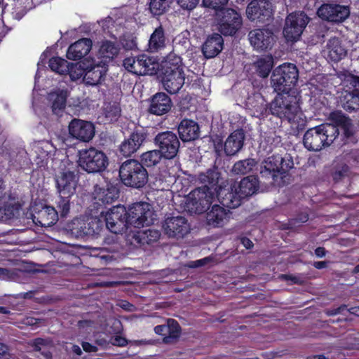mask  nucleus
Wrapping results in <instances>:
<instances>
[{
  "mask_svg": "<svg viewBox=\"0 0 359 359\" xmlns=\"http://www.w3.org/2000/svg\"><path fill=\"white\" fill-rule=\"evenodd\" d=\"M299 110L300 107L295 92H286L278 93L269 104H262L258 107L256 109V112L262 117L273 115L293 124L297 121Z\"/></svg>",
  "mask_w": 359,
  "mask_h": 359,
  "instance_id": "f257e3e1",
  "label": "nucleus"
},
{
  "mask_svg": "<svg viewBox=\"0 0 359 359\" xmlns=\"http://www.w3.org/2000/svg\"><path fill=\"white\" fill-rule=\"evenodd\" d=\"M159 75L164 89L170 94L177 93L185 81L181 57L176 55L168 56L161 65Z\"/></svg>",
  "mask_w": 359,
  "mask_h": 359,
  "instance_id": "f03ea898",
  "label": "nucleus"
},
{
  "mask_svg": "<svg viewBox=\"0 0 359 359\" xmlns=\"http://www.w3.org/2000/svg\"><path fill=\"white\" fill-rule=\"evenodd\" d=\"M259 188V177L249 175L243 177L239 182H234L230 190L224 194L221 203L230 209L241 205L242 200L252 196Z\"/></svg>",
  "mask_w": 359,
  "mask_h": 359,
  "instance_id": "7ed1b4c3",
  "label": "nucleus"
},
{
  "mask_svg": "<svg viewBox=\"0 0 359 359\" xmlns=\"http://www.w3.org/2000/svg\"><path fill=\"white\" fill-rule=\"evenodd\" d=\"M339 131L328 123L308 129L303 137L304 147L309 151H320L330 146L338 137Z\"/></svg>",
  "mask_w": 359,
  "mask_h": 359,
  "instance_id": "20e7f679",
  "label": "nucleus"
},
{
  "mask_svg": "<svg viewBox=\"0 0 359 359\" xmlns=\"http://www.w3.org/2000/svg\"><path fill=\"white\" fill-rule=\"evenodd\" d=\"M119 177L125 186L141 189L148 182L149 173L138 160L128 159L119 167Z\"/></svg>",
  "mask_w": 359,
  "mask_h": 359,
  "instance_id": "39448f33",
  "label": "nucleus"
},
{
  "mask_svg": "<svg viewBox=\"0 0 359 359\" xmlns=\"http://www.w3.org/2000/svg\"><path fill=\"white\" fill-rule=\"evenodd\" d=\"M299 79V71L292 63H283L276 67L271 76V86L277 93H293Z\"/></svg>",
  "mask_w": 359,
  "mask_h": 359,
  "instance_id": "423d86ee",
  "label": "nucleus"
},
{
  "mask_svg": "<svg viewBox=\"0 0 359 359\" xmlns=\"http://www.w3.org/2000/svg\"><path fill=\"white\" fill-rule=\"evenodd\" d=\"M78 163L88 173H100L107 168L109 159L102 151L91 147L79 151Z\"/></svg>",
  "mask_w": 359,
  "mask_h": 359,
  "instance_id": "0eeeda50",
  "label": "nucleus"
},
{
  "mask_svg": "<svg viewBox=\"0 0 359 359\" xmlns=\"http://www.w3.org/2000/svg\"><path fill=\"white\" fill-rule=\"evenodd\" d=\"M154 144L166 160L175 158L179 153L180 142L177 135L172 131L159 132L154 138Z\"/></svg>",
  "mask_w": 359,
  "mask_h": 359,
  "instance_id": "6e6552de",
  "label": "nucleus"
},
{
  "mask_svg": "<svg viewBox=\"0 0 359 359\" xmlns=\"http://www.w3.org/2000/svg\"><path fill=\"white\" fill-rule=\"evenodd\" d=\"M100 217L104 218L106 227L113 233H121L130 226L126 208L122 205L113 206L105 214L101 212Z\"/></svg>",
  "mask_w": 359,
  "mask_h": 359,
  "instance_id": "1a4fd4ad",
  "label": "nucleus"
},
{
  "mask_svg": "<svg viewBox=\"0 0 359 359\" xmlns=\"http://www.w3.org/2000/svg\"><path fill=\"white\" fill-rule=\"evenodd\" d=\"M154 215L150 204L147 202L133 203L127 210L128 222L130 225L139 229L152 224Z\"/></svg>",
  "mask_w": 359,
  "mask_h": 359,
  "instance_id": "9d476101",
  "label": "nucleus"
},
{
  "mask_svg": "<svg viewBox=\"0 0 359 359\" xmlns=\"http://www.w3.org/2000/svg\"><path fill=\"white\" fill-rule=\"evenodd\" d=\"M205 191L207 188H196L189 194L185 205L188 212L202 214L209 210L215 197Z\"/></svg>",
  "mask_w": 359,
  "mask_h": 359,
  "instance_id": "9b49d317",
  "label": "nucleus"
},
{
  "mask_svg": "<svg viewBox=\"0 0 359 359\" xmlns=\"http://www.w3.org/2000/svg\"><path fill=\"white\" fill-rule=\"evenodd\" d=\"M148 129L143 126H136L129 137L119 145V152L125 157L131 156L143 146L149 139Z\"/></svg>",
  "mask_w": 359,
  "mask_h": 359,
  "instance_id": "f8f14e48",
  "label": "nucleus"
},
{
  "mask_svg": "<svg viewBox=\"0 0 359 359\" xmlns=\"http://www.w3.org/2000/svg\"><path fill=\"white\" fill-rule=\"evenodd\" d=\"M309 20V17L303 11L289 14L283 32L286 40L292 42L299 40Z\"/></svg>",
  "mask_w": 359,
  "mask_h": 359,
  "instance_id": "ddd939ff",
  "label": "nucleus"
},
{
  "mask_svg": "<svg viewBox=\"0 0 359 359\" xmlns=\"http://www.w3.org/2000/svg\"><path fill=\"white\" fill-rule=\"evenodd\" d=\"M157 65L158 63L155 59L146 54L126 57L123 60L124 67L128 72L137 75L154 74Z\"/></svg>",
  "mask_w": 359,
  "mask_h": 359,
  "instance_id": "4468645a",
  "label": "nucleus"
},
{
  "mask_svg": "<svg viewBox=\"0 0 359 359\" xmlns=\"http://www.w3.org/2000/svg\"><path fill=\"white\" fill-rule=\"evenodd\" d=\"M246 16L252 22H269L273 18L272 4L269 0H252L246 8Z\"/></svg>",
  "mask_w": 359,
  "mask_h": 359,
  "instance_id": "2eb2a0df",
  "label": "nucleus"
},
{
  "mask_svg": "<svg viewBox=\"0 0 359 359\" xmlns=\"http://www.w3.org/2000/svg\"><path fill=\"white\" fill-rule=\"evenodd\" d=\"M222 13L218 22L219 31L224 36L235 35L243 25L241 14L233 8H225Z\"/></svg>",
  "mask_w": 359,
  "mask_h": 359,
  "instance_id": "dca6fc26",
  "label": "nucleus"
},
{
  "mask_svg": "<svg viewBox=\"0 0 359 359\" xmlns=\"http://www.w3.org/2000/svg\"><path fill=\"white\" fill-rule=\"evenodd\" d=\"M317 14L322 20L340 23L348 18L350 8L337 4H323L318 9Z\"/></svg>",
  "mask_w": 359,
  "mask_h": 359,
  "instance_id": "f3484780",
  "label": "nucleus"
},
{
  "mask_svg": "<svg viewBox=\"0 0 359 359\" xmlns=\"http://www.w3.org/2000/svg\"><path fill=\"white\" fill-rule=\"evenodd\" d=\"M78 170H63L55 177L57 191L60 196H73L79 182Z\"/></svg>",
  "mask_w": 359,
  "mask_h": 359,
  "instance_id": "a211bd4d",
  "label": "nucleus"
},
{
  "mask_svg": "<svg viewBox=\"0 0 359 359\" xmlns=\"http://www.w3.org/2000/svg\"><path fill=\"white\" fill-rule=\"evenodd\" d=\"M165 235L169 238H182L190 232V224L183 216L167 217L163 224Z\"/></svg>",
  "mask_w": 359,
  "mask_h": 359,
  "instance_id": "6ab92c4d",
  "label": "nucleus"
},
{
  "mask_svg": "<svg viewBox=\"0 0 359 359\" xmlns=\"http://www.w3.org/2000/svg\"><path fill=\"white\" fill-rule=\"evenodd\" d=\"M68 128L70 136L83 142L91 140L95 133L93 123L78 118L72 119Z\"/></svg>",
  "mask_w": 359,
  "mask_h": 359,
  "instance_id": "aec40b11",
  "label": "nucleus"
},
{
  "mask_svg": "<svg viewBox=\"0 0 359 359\" xmlns=\"http://www.w3.org/2000/svg\"><path fill=\"white\" fill-rule=\"evenodd\" d=\"M275 34L269 28L255 29L248 34L250 44L259 50L271 49L275 42Z\"/></svg>",
  "mask_w": 359,
  "mask_h": 359,
  "instance_id": "412c9836",
  "label": "nucleus"
},
{
  "mask_svg": "<svg viewBox=\"0 0 359 359\" xmlns=\"http://www.w3.org/2000/svg\"><path fill=\"white\" fill-rule=\"evenodd\" d=\"M147 112L155 116H163L168 114L172 107L171 98L165 93L159 92L148 100Z\"/></svg>",
  "mask_w": 359,
  "mask_h": 359,
  "instance_id": "4be33fe9",
  "label": "nucleus"
},
{
  "mask_svg": "<svg viewBox=\"0 0 359 359\" xmlns=\"http://www.w3.org/2000/svg\"><path fill=\"white\" fill-rule=\"evenodd\" d=\"M156 334L163 337V341L166 344L175 343L180 338L182 328L179 323L172 318H168L165 325H158L154 327Z\"/></svg>",
  "mask_w": 359,
  "mask_h": 359,
  "instance_id": "5701e85b",
  "label": "nucleus"
},
{
  "mask_svg": "<svg viewBox=\"0 0 359 359\" xmlns=\"http://www.w3.org/2000/svg\"><path fill=\"white\" fill-rule=\"evenodd\" d=\"M99 222L100 219H94L86 223L83 220L76 218L68 224V228L71 233L77 238L98 234L100 231Z\"/></svg>",
  "mask_w": 359,
  "mask_h": 359,
  "instance_id": "b1692460",
  "label": "nucleus"
},
{
  "mask_svg": "<svg viewBox=\"0 0 359 359\" xmlns=\"http://www.w3.org/2000/svg\"><path fill=\"white\" fill-rule=\"evenodd\" d=\"M356 77L353 76L350 84L352 86L351 90H345L340 97V102L342 107L348 112L359 110V85L356 82Z\"/></svg>",
  "mask_w": 359,
  "mask_h": 359,
  "instance_id": "393cba45",
  "label": "nucleus"
},
{
  "mask_svg": "<svg viewBox=\"0 0 359 359\" xmlns=\"http://www.w3.org/2000/svg\"><path fill=\"white\" fill-rule=\"evenodd\" d=\"M229 210L219 205H213L210 209L207 210L205 223L207 226L212 228L223 227L229 221Z\"/></svg>",
  "mask_w": 359,
  "mask_h": 359,
  "instance_id": "a878e982",
  "label": "nucleus"
},
{
  "mask_svg": "<svg viewBox=\"0 0 359 359\" xmlns=\"http://www.w3.org/2000/svg\"><path fill=\"white\" fill-rule=\"evenodd\" d=\"M177 131L179 138L183 142L194 141L200 136L199 126L197 122L191 119H182L177 127Z\"/></svg>",
  "mask_w": 359,
  "mask_h": 359,
  "instance_id": "bb28decb",
  "label": "nucleus"
},
{
  "mask_svg": "<svg viewBox=\"0 0 359 359\" xmlns=\"http://www.w3.org/2000/svg\"><path fill=\"white\" fill-rule=\"evenodd\" d=\"M224 48V39L221 34L213 33L206 38L202 46V53L205 58H213L219 55Z\"/></svg>",
  "mask_w": 359,
  "mask_h": 359,
  "instance_id": "cd10ccee",
  "label": "nucleus"
},
{
  "mask_svg": "<svg viewBox=\"0 0 359 359\" xmlns=\"http://www.w3.org/2000/svg\"><path fill=\"white\" fill-rule=\"evenodd\" d=\"M92 46L93 42L90 39H81L69 46L66 56L71 60H81L88 54Z\"/></svg>",
  "mask_w": 359,
  "mask_h": 359,
  "instance_id": "c85d7f7f",
  "label": "nucleus"
},
{
  "mask_svg": "<svg viewBox=\"0 0 359 359\" xmlns=\"http://www.w3.org/2000/svg\"><path fill=\"white\" fill-rule=\"evenodd\" d=\"M57 220L58 212L54 207L50 205H45L33 215L34 222L42 227L51 226Z\"/></svg>",
  "mask_w": 359,
  "mask_h": 359,
  "instance_id": "c756f323",
  "label": "nucleus"
},
{
  "mask_svg": "<svg viewBox=\"0 0 359 359\" xmlns=\"http://www.w3.org/2000/svg\"><path fill=\"white\" fill-rule=\"evenodd\" d=\"M245 133L243 129H238L231 133L224 144V151L226 156L236 154L243 147Z\"/></svg>",
  "mask_w": 359,
  "mask_h": 359,
  "instance_id": "7c9ffc66",
  "label": "nucleus"
},
{
  "mask_svg": "<svg viewBox=\"0 0 359 359\" xmlns=\"http://www.w3.org/2000/svg\"><path fill=\"white\" fill-rule=\"evenodd\" d=\"M220 174L212 169L208 170L205 172H201L198 175V181L203 184L199 188H207V193L212 194V196L215 197L216 194L220 195L219 190L220 187L219 186V179Z\"/></svg>",
  "mask_w": 359,
  "mask_h": 359,
  "instance_id": "2f4dec72",
  "label": "nucleus"
},
{
  "mask_svg": "<svg viewBox=\"0 0 359 359\" xmlns=\"http://www.w3.org/2000/svg\"><path fill=\"white\" fill-rule=\"evenodd\" d=\"M106 74L104 66L100 64H90L86 68L83 82L87 86H97Z\"/></svg>",
  "mask_w": 359,
  "mask_h": 359,
  "instance_id": "473e14b6",
  "label": "nucleus"
},
{
  "mask_svg": "<svg viewBox=\"0 0 359 359\" xmlns=\"http://www.w3.org/2000/svg\"><path fill=\"white\" fill-rule=\"evenodd\" d=\"M166 41L165 30L162 25H160L154 29L150 36L148 43L149 50L151 53H157L164 49Z\"/></svg>",
  "mask_w": 359,
  "mask_h": 359,
  "instance_id": "72a5a7b5",
  "label": "nucleus"
},
{
  "mask_svg": "<svg viewBox=\"0 0 359 359\" xmlns=\"http://www.w3.org/2000/svg\"><path fill=\"white\" fill-rule=\"evenodd\" d=\"M263 165L269 167L272 171H275V172L285 177V175L287 170L292 167L293 163L290 161V163H287L285 167H284V158L281 155L279 154H273L266 159H265L263 162Z\"/></svg>",
  "mask_w": 359,
  "mask_h": 359,
  "instance_id": "f704fd0d",
  "label": "nucleus"
},
{
  "mask_svg": "<svg viewBox=\"0 0 359 359\" xmlns=\"http://www.w3.org/2000/svg\"><path fill=\"white\" fill-rule=\"evenodd\" d=\"M328 57L334 62H339L347 53L346 49L342 46L341 41L337 37L330 39L327 44Z\"/></svg>",
  "mask_w": 359,
  "mask_h": 359,
  "instance_id": "c9c22d12",
  "label": "nucleus"
},
{
  "mask_svg": "<svg viewBox=\"0 0 359 359\" xmlns=\"http://www.w3.org/2000/svg\"><path fill=\"white\" fill-rule=\"evenodd\" d=\"M161 236L158 230L147 229L139 230L134 234V240L140 245H150L156 242Z\"/></svg>",
  "mask_w": 359,
  "mask_h": 359,
  "instance_id": "e433bc0d",
  "label": "nucleus"
},
{
  "mask_svg": "<svg viewBox=\"0 0 359 359\" xmlns=\"http://www.w3.org/2000/svg\"><path fill=\"white\" fill-rule=\"evenodd\" d=\"M119 197V190L114 186H108L107 189H102L97 193L96 198L101 205L111 204Z\"/></svg>",
  "mask_w": 359,
  "mask_h": 359,
  "instance_id": "4c0bfd02",
  "label": "nucleus"
},
{
  "mask_svg": "<svg viewBox=\"0 0 359 359\" xmlns=\"http://www.w3.org/2000/svg\"><path fill=\"white\" fill-rule=\"evenodd\" d=\"M260 177L264 180V183L269 184L271 185H278L282 186L283 176L275 172V171H272L269 167L263 165V163L261 165L260 169Z\"/></svg>",
  "mask_w": 359,
  "mask_h": 359,
  "instance_id": "58836bf2",
  "label": "nucleus"
},
{
  "mask_svg": "<svg viewBox=\"0 0 359 359\" xmlns=\"http://www.w3.org/2000/svg\"><path fill=\"white\" fill-rule=\"evenodd\" d=\"M163 158V155L156 149L145 151L140 155V163L144 168H153L157 165Z\"/></svg>",
  "mask_w": 359,
  "mask_h": 359,
  "instance_id": "ea45409f",
  "label": "nucleus"
},
{
  "mask_svg": "<svg viewBox=\"0 0 359 359\" xmlns=\"http://www.w3.org/2000/svg\"><path fill=\"white\" fill-rule=\"evenodd\" d=\"M173 0H150L149 10L154 17H159L170 8Z\"/></svg>",
  "mask_w": 359,
  "mask_h": 359,
  "instance_id": "a19ab883",
  "label": "nucleus"
},
{
  "mask_svg": "<svg viewBox=\"0 0 359 359\" xmlns=\"http://www.w3.org/2000/svg\"><path fill=\"white\" fill-rule=\"evenodd\" d=\"M257 165L254 158H246L236 162L232 168V172L236 175H245L253 170Z\"/></svg>",
  "mask_w": 359,
  "mask_h": 359,
  "instance_id": "79ce46f5",
  "label": "nucleus"
},
{
  "mask_svg": "<svg viewBox=\"0 0 359 359\" xmlns=\"http://www.w3.org/2000/svg\"><path fill=\"white\" fill-rule=\"evenodd\" d=\"M50 98L53 100L52 111L54 114H58L62 111L66 107L67 97L63 91L59 93H50Z\"/></svg>",
  "mask_w": 359,
  "mask_h": 359,
  "instance_id": "37998d69",
  "label": "nucleus"
},
{
  "mask_svg": "<svg viewBox=\"0 0 359 359\" xmlns=\"http://www.w3.org/2000/svg\"><path fill=\"white\" fill-rule=\"evenodd\" d=\"M253 65L257 74L262 78H266L273 67L272 62L264 57L258 59Z\"/></svg>",
  "mask_w": 359,
  "mask_h": 359,
  "instance_id": "c03bdc74",
  "label": "nucleus"
},
{
  "mask_svg": "<svg viewBox=\"0 0 359 359\" xmlns=\"http://www.w3.org/2000/svg\"><path fill=\"white\" fill-rule=\"evenodd\" d=\"M69 63L60 57H53L49 60L48 66L53 72L60 75L66 74Z\"/></svg>",
  "mask_w": 359,
  "mask_h": 359,
  "instance_id": "a18cd8bd",
  "label": "nucleus"
},
{
  "mask_svg": "<svg viewBox=\"0 0 359 359\" xmlns=\"http://www.w3.org/2000/svg\"><path fill=\"white\" fill-rule=\"evenodd\" d=\"M329 120L332 122L330 125L334 126L336 128L339 126L346 128L350 125V119L341 111H334L330 114Z\"/></svg>",
  "mask_w": 359,
  "mask_h": 359,
  "instance_id": "49530a36",
  "label": "nucleus"
},
{
  "mask_svg": "<svg viewBox=\"0 0 359 359\" xmlns=\"http://www.w3.org/2000/svg\"><path fill=\"white\" fill-rule=\"evenodd\" d=\"M99 51L103 57L112 59L118 55L119 48L115 43L110 41H104L102 42Z\"/></svg>",
  "mask_w": 359,
  "mask_h": 359,
  "instance_id": "de8ad7c7",
  "label": "nucleus"
},
{
  "mask_svg": "<svg viewBox=\"0 0 359 359\" xmlns=\"http://www.w3.org/2000/svg\"><path fill=\"white\" fill-rule=\"evenodd\" d=\"M72 197L59 195L58 201L56 202V211L58 212V216L66 217L68 215L71 208L70 200Z\"/></svg>",
  "mask_w": 359,
  "mask_h": 359,
  "instance_id": "09e8293b",
  "label": "nucleus"
},
{
  "mask_svg": "<svg viewBox=\"0 0 359 359\" xmlns=\"http://www.w3.org/2000/svg\"><path fill=\"white\" fill-rule=\"evenodd\" d=\"M86 67L87 65L84 62L71 64L70 66H68L67 73L69 74L72 80L75 81L81 79V77L83 78Z\"/></svg>",
  "mask_w": 359,
  "mask_h": 359,
  "instance_id": "8fccbe9b",
  "label": "nucleus"
},
{
  "mask_svg": "<svg viewBox=\"0 0 359 359\" xmlns=\"http://www.w3.org/2000/svg\"><path fill=\"white\" fill-rule=\"evenodd\" d=\"M104 115L108 121H116L121 116V108L116 104H109L104 108Z\"/></svg>",
  "mask_w": 359,
  "mask_h": 359,
  "instance_id": "3c124183",
  "label": "nucleus"
},
{
  "mask_svg": "<svg viewBox=\"0 0 359 359\" xmlns=\"http://www.w3.org/2000/svg\"><path fill=\"white\" fill-rule=\"evenodd\" d=\"M350 171L349 167L346 164H342L336 168L332 172V176L334 182L341 181L343 178L348 176Z\"/></svg>",
  "mask_w": 359,
  "mask_h": 359,
  "instance_id": "603ef678",
  "label": "nucleus"
},
{
  "mask_svg": "<svg viewBox=\"0 0 359 359\" xmlns=\"http://www.w3.org/2000/svg\"><path fill=\"white\" fill-rule=\"evenodd\" d=\"M228 0H203V5L205 7L214 9L215 11H223L224 6L227 4Z\"/></svg>",
  "mask_w": 359,
  "mask_h": 359,
  "instance_id": "864d4df0",
  "label": "nucleus"
},
{
  "mask_svg": "<svg viewBox=\"0 0 359 359\" xmlns=\"http://www.w3.org/2000/svg\"><path fill=\"white\" fill-rule=\"evenodd\" d=\"M15 208L12 204H4L0 207V215L2 219H10L15 216Z\"/></svg>",
  "mask_w": 359,
  "mask_h": 359,
  "instance_id": "5fc2aeb1",
  "label": "nucleus"
},
{
  "mask_svg": "<svg viewBox=\"0 0 359 359\" xmlns=\"http://www.w3.org/2000/svg\"><path fill=\"white\" fill-rule=\"evenodd\" d=\"M177 3L182 9L192 11L198 5L199 0H177Z\"/></svg>",
  "mask_w": 359,
  "mask_h": 359,
  "instance_id": "6e6d98bb",
  "label": "nucleus"
},
{
  "mask_svg": "<svg viewBox=\"0 0 359 359\" xmlns=\"http://www.w3.org/2000/svg\"><path fill=\"white\" fill-rule=\"evenodd\" d=\"M110 341L112 345L120 347L126 346L128 344L127 339L120 335L111 337Z\"/></svg>",
  "mask_w": 359,
  "mask_h": 359,
  "instance_id": "4d7b16f0",
  "label": "nucleus"
},
{
  "mask_svg": "<svg viewBox=\"0 0 359 359\" xmlns=\"http://www.w3.org/2000/svg\"><path fill=\"white\" fill-rule=\"evenodd\" d=\"M47 340L43 338H36L33 340L32 347L35 351H41L43 348H45L47 345Z\"/></svg>",
  "mask_w": 359,
  "mask_h": 359,
  "instance_id": "13d9d810",
  "label": "nucleus"
},
{
  "mask_svg": "<svg viewBox=\"0 0 359 359\" xmlns=\"http://www.w3.org/2000/svg\"><path fill=\"white\" fill-rule=\"evenodd\" d=\"M345 309H346V305L341 304V306H339L337 308H334V309H330L326 310L325 313L328 316H334L336 315L341 313Z\"/></svg>",
  "mask_w": 359,
  "mask_h": 359,
  "instance_id": "bf43d9fd",
  "label": "nucleus"
},
{
  "mask_svg": "<svg viewBox=\"0 0 359 359\" xmlns=\"http://www.w3.org/2000/svg\"><path fill=\"white\" fill-rule=\"evenodd\" d=\"M280 278L281 280H285V281L290 280L293 284H300L301 283V280H300L299 278H298L295 276L291 275V274H281L280 276Z\"/></svg>",
  "mask_w": 359,
  "mask_h": 359,
  "instance_id": "052dcab7",
  "label": "nucleus"
},
{
  "mask_svg": "<svg viewBox=\"0 0 359 359\" xmlns=\"http://www.w3.org/2000/svg\"><path fill=\"white\" fill-rule=\"evenodd\" d=\"M81 346L83 351L87 353L97 352L98 350V348L96 346L87 341H83Z\"/></svg>",
  "mask_w": 359,
  "mask_h": 359,
  "instance_id": "680f3d73",
  "label": "nucleus"
},
{
  "mask_svg": "<svg viewBox=\"0 0 359 359\" xmlns=\"http://www.w3.org/2000/svg\"><path fill=\"white\" fill-rule=\"evenodd\" d=\"M293 220L294 223H305L309 220V215L306 212H301L294 219H292V221Z\"/></svg>",
  "mask_w": 359,
  "mask_h": 359,
  "instance_id": "e2e57ef3",
  "label": "nucleus"
},
{
  "mask_svg": "<svg viewBox=\"0 0 359 359\" xmlns=\"http://www.w3.org/2000/svg\"><path fill=\"white\" fill-rule=\"evenodd\" d=\"M241 243L248 250L252 249L254 246L252 241L245 236L241 238Z\"/></svg>",
  "mask_w": 359,
  "mask_h": 359,
  "instance_id": "0e129e2a",
  "label": "nucleus"
},
{
  "mask_svg": "<svg viewBox=\"0 0 359 359\" xmlns=\"http://www.w3.org/2000/svg\"><path fill=\"white\" fill-rule=\"evenodd\" d=\"M210 261V258L207 257L203 259H198L194 262V267H200L205 266Z\"/></svg>",
  "mask_w": 359,
  "mask_h": 359,
  "instance_id": "69168bd1",
  "label": "nucleus"
},
{
  "mask_svg": "<svg viewBox=\"0 0 359 359\" xmlns=\"http://www.w3.org/2000/svg\"><path fill=\"white\" fill-rule=\"evenodd\" d=\"M41 355L43 357V359H52L53 355L52 352L49 348H43L41 351H39Z\"/></svg>",
  "mask_w": 359,
  "mask_h": 359,
  "instance_id": "338daca9",
  "label": "nucleus"
},
{
  "mask_svg": "<svg viewBox=\"0 0 359 359\" xmlns=\"http://www.w3.org/2000/svg\"><path fill=\"white\" fill-rule=\"evenodd\" d=\"M315 255L318 257H323L326 255V250L323 247H318L315 250Z\"/></svg>",
  "mask_w": 359,
  "mask_h": 359,
  "instance_id": "774afa93",
  "label": "nucleus"
}]
</instances>
